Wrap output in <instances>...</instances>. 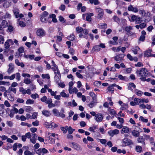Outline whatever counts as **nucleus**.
Wrapping results in <instances>:
<instances>
[{"label":"nucleus","instance_id":"1","mask_svg":"<svg viewBox=\"0 0 155 155\" xmlns=\"http://www.w3.org/2000/svg\"><path fill=\"white\" fill-rule=\"evenodd\" d=\"M136 73L138 76L141 77L140 78H146L148 75L147 70L144 68H141L140 70H137Z\"/></svg>","mask_w":155,"mask_h":155},{"label":"nucleus","instance_id":"2","mask_svg":"<svg viewBox=\"0 0 155 155\" xmlns=\"http://www.w3.org/2000/svg\"><path fill=\"white\" fill-rule=\"evenodd\" d=\"M123 145L124 146H129L133 144L132 140L127 138L124 139L122 142Z\"/></svg>","mask_w":155,"mask_h":155},{"label":"nucleus","instance_id":"3","mask_svg":"<svg viewBox=\"0 0 155 155\" xmlns=\"http://www.w3.org/2000/svg\"><path fill=\"white\" fill-rule=\"evenodd\" d=\"M53 113L54 115L57 117H59L62 118H64L65 117V115L63 113L59 112L58 110L56 109H54L52 110Z\"/></svg>","mask_w":155,"mask_h":155},{"label":"nucleus","instance_id":"4","mask_svg":"<svg viewBox=\"0 0 155 155\" xmlns=\"http://www.w3.org/2000/svg\"><path fill=\"white\" fill-rule=\"evenodd\" d=\"M95 10L96 12L98 13L97 18H102L104 15L103 9L100 8H96Z\"/></svg>","mask_w":155,"mask_h":155},{"label":"nucleus","instance_id":"5","mask_svg":"<svg viewBox=\"0 0 155 155\" xmlns=\"http://www.w3.org/2000/svg\"><path fill=\"white\" fill-rule=\"evenodd\" d=\"M124 56V54H119L114 57V58L117 62L119 63L121 60H123Z\"/></svg>","mask_w":155,"mask_h":155},{"label":"nucleus","instance_id":"6","mask_svg":"<svg viewBox=\"0 0 155 155\" xmlns=\"http://www.w3.org/2000/svg\"><path fill=\"white\" fill-rule=\"evenodd\" d=\"M37 35L39 36H44L45 35V32L42 29H39L36 32Z\"/></svg>","mask_w":155,"mask_h":155},{"label":"nucleus","instance_id":"7","mask_svg":"<svg viewBox=\"0 0 155 155\" xmlns=\"http://www.w3.org/2000/svg\"><path fill=\"white\" fill-rule=\"evenodd\" d=\"M95 118L97 121V122H100L102 121L103 118V117L101 114H98L95 115Z\"/></svg>","mask_w":155,"mask_h":155},{"label":"nucleus","instance_id":"8","mask_svg":"<svg viewBox=\"0 0 155 155\" xmlns=\"http://www.w3.org/2000/svg\"><path fill=\"white\" fill-rule=\"evenodd\" d=\"M71 143L72 148L78 151H81V147L79 144L74 142H72Z\"/></svg>","mask_w":155,"mask_h":155},{"label":"nucleus","instance_id":"9","mask_svg":"<svg viewBox=\"0 0 155 155\" xmlns=\"http://www.w3.org/2000/svg\"><path fill=\"white\" fill-rule=\"evenodd\" d=\"M119 131L117 129L114 130H111L108 132V134L111 137H113L114 135H116L119 133Z\"/></svg>","mask_w":155,"mask_h":155},{"label":"nucleus","instance_id":"10","mask_svg":"<svg viewBox=\"0 0 155 155\" xmlns=\"http://www.w3.org/2000/svg\"><path fill=\"white\" fill-rule=\"evenodd\" d=\"M128 10L130 11H132L134 12H137L138 11V10L137 8L133 7L131 5L129 6Z\"/></svg>","mask_w":155,"mask_h":155},{"label":"nucleus","instance_id":"11","mask_svg":"<svg viewBox=\"0 0 155 155\" xmlns=\"http://www.w3.org/2000/svg\"><path fill=\"white\" fill-rule=\"evenodd\" d=\"M9 68L7 72L8 74H10L12 72L14 69V65L12 63L9 64Z\"/></svg>","mask_w":155,"mask_h":155},{"label":"nucleus","instance_id":"12","mask_svg":"<svg viewBox=\"0 0 155 155\" xmlns=\"http://www.w3.org/2000/svg\"><path fill=\"white\" fill-rule=\"evenodd\" d=\"M9 43H10L13 44V41L11 39H8L7 40L5 43L4 46L5 47L6 49H8L10 45H9Z\"/></svg>","mask_w":155,"mask_h":155},{"label":"nucleus","instance_id":"13","mask_svg":"<svg viewBox=\"0 0 155 155\" xmlns=\"http://www.w3.org/2000/svg\"><path fill=\"white\" fill-rule=\"evenodd\" d=\"M132 134L135 137H137L139 136L140 134L139 131L134 130L132 132Z\"/></svg>","mask_w":155,"mask_h":155},{"label":"nucleus","instance_id":"14","mask_svg":"<svg viewBox=\"0 0 155 155\" xmlns=\"http://www.w3.org/2000/svg\"><path fill=\"white\" fill-rule=\"evenodd\" d=\"M145 140L143 136H140L137 139V141L139 143H142L143 145H145Z\"/></svg>","mask_w":155,"mask_h":155},{"label":"nucleus","instance_id":"15","mask_svg":"<svg viewBox=\"0 0 155 155\" xmlns=\"http://www.w3.org/2000/svg\"><path fill=\"white\" fill-rule=\"evenodd\" d=\"M129 128L128 127L126 126L123 127V128L121 130V133L122 134L124 133H127L129 132Z\"/></svg>","mask_w":155,"mask_h":155},{"label":"nucleus","instance_id":"16","mask_svg":"<svg viewBox=\"0 0 155 155\" xmlns=\"http://www.w3.org/2000/svg\"><path fill=\"white\" fill-rule=\"evenodd\" d=\"M51 135L49 136V140L52 142H54L55 141V134L53 133L50 134Z\"/></svg>","mask_w":155,"mask_h":155},{"label":"nucleus","instance_id":"17","mask_svg":"<svg viewBox=\"0 0 155 155\" xmlns=\"http://www.w3.org/2000/svg\"><path fill=\"white\" fill-rule=\"evenodd\" d=\"M13 11L15 17L18 18L19 15V10L18 9L15 8L13 10Z\"/></svg>","mask_w":155,"mask_h":155},{"label":"nucleus","instance_id":"18","mask_svg":"<svg viewBox=\"0 0 155 155\" xmlns=\"http://www.w3.org/2000/svg\"><path fill=\"white\" fill-rule=\"evenodd\" d=\"M144 99H138L137 98H135L134 101L136 102L137 104H139V103H144Z\"/></svg>","mask_w":155,"mask_h":155},{"label":"nucleus","instance_id":"19","mask_svg":"<svg viewBox=\"0 0 155 155\" xmlns=\"http://www.w3.org/2000/svg\"><path fill=\"white\" fill-rule=\"evenodd\" d=\"M151 51L150 50H148L145 51L144 54V56L145 57H149L151 56Z\"/></svg>","mask_w":155,"mask_h":155},{"label":"nucleus","instance_id":"20","mask_svg":"<svg viewBox=\"0 0 155 155\" xmlns=\"http://www.w3.org/2000/svg\"><path fill=\"white\" fill-rule=\"evenodd\" d=\"M140 49V48L139 47L137 46H136L135 47L132 48V50L134 54H137V51H139Z\"/></svg>","mask_w":155,"mask_h":155},{"label":"nucleus","instance_id":"21","mask_svg":"<svg viewBox=\"0 0 155 155\" xmlns=\"http://www.w3.org/2000/svg\"><path fill=\"white\" fill-rule=\"evenodd\" d=\"M132 87H133L134 88L136 87V86L133 83H129V86L128 87V89L131 91L133 90V89L132 88Z\"/></svg>","mask_w":155,"mask_h":155},{"label":"nucleus","instance_id":"22","mask_svg":"<svg viewBox=\"0 0 155 155\" xmlns=\"http://www.w3.org/2000/svg\"><path fill=\"white\" fill-rule=\"evenodd\" d=\"M100 49L101 48L99 47V46L98 45H95L93 47L92 51L94 52L95 51H98L100 50Z\"/></svg>","mask_w":155,"mask_h":155},{"label":"nucleus","instance_id":"23","mask_svg":"<svg viewBox=\"0 0 155 155\" xmlns=\"http://www.w3.org/2000/svg\"><path fill=\"white\" fill-rule=\"evenodd\" d=\"M90 95L92 97L93 101H96V95L94 92H90Z\"/></svg>","mask_w":155,"mask_h":155},{"label":"nucleus","instance_id":"24","mask_svg":"<svg viewBox=\"0 0 155 155\" xmlns=\"http://www.w3.org/2000/svg\"><path fill=\"white\" fill-rule=\"evenodd\" d=\"M42 114L43 115L46 117H48L51 114L49 112L46 110H44L42 111Z\"/></svg>","mask_w":155,"mask_h":155},{"label":"nucleus","instance_id":"25","mask_svg":"<svg viewBox=\"0 0 155 155\" xmlns=\"http://www.w3.org/2000/svg\"><path fill=\"white\" fill-rule=\"evenodd\" d=\"M1 24L3 28L6 27L8 26L7 22L5 20H3L2 21Z\"/></svg>","mask_w":155,"mask_h":155},{"label":"nucleus","instance_id":"26","mask_svg":"<svg viewBox=\"0 0 155 155\" xmlns=\"http://www.w3.org/2000/svg\"><path fill=\"white\" fill-rule=\"evenodd\" d=\"M68 129V127L66 126L65 127H61V129L63 131L64 134H65L67 133Z\"/></svg>","mask_w":155,"mask_h":155},{"label":"nucleus","instance_id":"27","mask_svg":"<svg viewBox=\"0 0 155 155\" xmlns=\"http://www.w3.org/2000/svg\"><path fill=\"white\" fill-rule=\"evenodd\" d=\"M96 103V101H92L89 104L88 106L91 108H92L95 104Z\"/></svg>","mask_w":155,"mask_h":155},{"label":"nucleus","instance_id":"28","mask_svg":"<svg viewBox=\"0 0 155 155\" xmlns=\"http://www.w3.org/2000/svg\"><path fill=\"white\" fill-rule=\"evenodd\" d=\"M68 133L70 134H71L75 130V129H72L70 126L68 127Z\"/></svg>","mask_w":155,"mask_h":155},{"label":"nucleus","instance_id":"29","mask_svg":"<svg viewBox=\"0 0 155 155\" xmlns=\"http://www.w3.org/2000/svg\"><path fill=\"white\" fill-rule=\"evenodd\" d=\"M32 109L33 108L31 107L28 106L25 107V110L26 112H29L32 110Z\"/></svg>","mask_w":155,"mask_h":155},{"label":"nucleus","instance_id":"30","mask_svg":"<svg viewBox=\"0 0 155 155\" xmlns=\"http://www.w3.org/2000/svg\"><path fill=\"white\" fill-rule=\"evenodd\" d=\"M108 111L110 112V114L111 115H114L116 114V112L113 109H108Z\"/></svg>","mask_w":155,"mask_h":155},{"label":"nucleus","instance_id":"31","mask_svg":"<svg viewBox=\"0 0 155 155\" xmlns=\"http://www.w3.org/2000/svg\"><path fill=\"white\" fill-rule=\"evenodd\" d=\"M121 107L120 108L121 110H123L124 109H126L128 108V105L127 104H123L122 105H121Z\"/></svg>","mask_w":155,"mask_h":155},{"label":"nucleus","instance_id":"32","mask_svg":"<svg viewBox=\"0 0 155 155\" xmlns=\"http://www.w3.org/2000/svg\"><path fill=\"white\" fill-rule=\"evenodd\" d=\"M76 30L77 32L79 33L82 31L83 28L80 27H77L76 28Z\"/></svg>","mask_w":155,"mask_h":155},{"label":"nucleus","instance_id":"33","mask_svg":"<svg viewBox=\"0 0 155 155\" xmlns=\"http://www.w3.org/2000/svg\"><path fill=\"white\" fill-rule=\"evenodd\" d=\"M75 36L73 34H72L68 36V39L70 41H73L74 39Z\"/></svg>","mask_w":155,"mask_h":155},{"label":"nucleus","instance_id":"34","mask_svg":"<svg viewBox=\"0 0 155 155\" xmlns=\"http://www.w3.org/2000/svg\"><path fill=\"white\" fill-rule=\"evenodd\" d=\"M114 21L117 22H118L120 21V18L117 16L114 15L113 18Z\"/></svg>","mask_w":155,"mask_h":155},{"label":"nucleus","instance_id":"35","mask_svg":"<svg viewBox=\"0 0 155 155\" xmlns=\"http://www.w3.org/2000/svg\"><path fill=\"white\" fill-rule=\"evenodd\" d=\"M31 82L30 79L26 78L24 80V83L27 84H29L31 83Z\"/></svg>","mask_w":155,"mask_h":155},{"label":"nucleus","instance_id":"36","mask_svg":"<svg viewBox=\"0 0 155 155\" xmlns=\"http://www.w3.org/2000/svg\"><path fill=\"white\" fill-rule=\"evenodd\" d=\"M19 91L21 92L23 94H25L26 93V90L24 89L23 87H21L19 88Z\"/></svg>","mask_w":155,"mask_h":155},{"label":"nucleus","instance_id":"37","mask_svg":"<svg viewBox=\"0 0 155 155\" xmlns=\"http://www.w3.org/2000/svg\"><path fill=\"white\" fill-rule=\"evenodd\" d=\"M49 19V17H48L47 19L46 18H45V17H41L40 18V20L42 22H46L48 21V19Z\"/></svg>","mask_w":155,"mask_h":155},{"label":"nucleus","instance_id":"38","mask_svg":"<svg viewBox=\"0 0 155 155\" xmlns=\"http://www.w3.org/2000/svg\"><path fill=\"white\" fill-rule=\"evenodd\" d=\"M136 150L137 152H140L142 150V147L140 146H137L136 148Z\"/></svg>","mask_w":155,"mask_h":155},{"label":"nucleus","instance_id":"39","mask_svg":"<svg viewBox=\"0 0 155 155\" xmlns=\"http://www.w3.org/2000/svg\"><path fill=\"white\" fill-rule=\"evenodd\" d=\"M140 120L144 122L147 123L148 122V120L147 119L144 118L143 116L140 117Z\"/></svg>","mask_w":155,"mask_h":155},{"label":"nucleus","instance_id":"40","mask_svg":"<svg viewBox=\"0 0 155 155\" xmlns=\"http://www.w3.org/2000/svg\"><path fill=\"white\" fill-rule=\"evenodd\" d=\"M14 30L13 27L11 25H9L8 27V31L10 32H11Z\"/></svg>","mask_w":155,"mask_h":155},{"label":"nucleus","instance_id":"41","mask_svg":"<svg viewBox=\"0 0 155 155\" xmlns=\"http://www.w3.org/2000/svg\"><path fill=\"white\" fill-rule=\"evenodd\" d=\"M42 77L43 78H47L48 79H49L50 78L49 75L48 74H42Z\"/></svg>","mask_w":155,"mask_h":155},{"label":"nucleus","instance_id":"42","mask_svg":"<svg viewBox=\"0 0 155 155\" xmlns=\"http://www.w3.org/2000/svg\"><path fill=\"white\" fill-rule=\"evenodd\" d=\"M139 12L143 16H145L146 14L145 11L143 9L139 10Z\"/></svg>","mask_w":155,"mask_h":155},{"label":"nucleus","instance_id":"43","mask_svg":"<svg viewBox=\"0 0 155 155\" xmlns=\"http://www.w3.org/2000/svg\"><path fill=\"white\" fill-rule=\"evenodd\" d=\"M146 78H140V79L142 81H147V82H149L151 81V79L150 78H148L147 79H146Z\"/></svg>","mask_w":155,"mask_h":155},{"label":"nucleus","instance_id":"44","mask_svg":"<svg viewBox=\"0 0 155 155\" xmlns=\"http://www.w3.org/2000/svg\"><path fill=\"white\" fill-rule=\"evenodd\" d=\"M31 96L32 98L35 99H36L37 97H39V95L37 93H35V94H32L31 95Z\"/></svg>","mask_w":155,"mask_h":155},{"label":"nucleus","instance_id":"45","mask_svg":"<svg viewBox=\"0 0 155 155\" xmlns=\"http://www.w3.org/2000/svg\"><path fill=\"white\" fill-rule=\"evenodd\" d=\"M34 101L33 100L28 99L27 101L26 104H33L34 103Z\"/></svg>","mask_w":155,"mask_h":155},{"label":"nucleus","instance_id":"46","mask_svg":"<svg viewBox=\"0 0 155 155\" xmlns=\"http://www.w3.org/2000/svg\"><path fill=\"white\" fill-rule=\"evenodd\" d=\"M48 13L45 11H44L41 15V17H45L48 15Z\"/></svg>","mask_w":155,"mask_h":155},{"label":"nucleus","instance_id":"47","mask_svg":"<svg viewBox=\"0 0 155 155\" xmlns=\"http://www.w3.org/2000/svg\"><path fill=\"white\" fill-rule=\"evenodd\" d=\"M40 150L41 151H42L44 153H47L48 151L45 148H40Z\"/></svg>","mask_w":155,"mask_h":155},{"label":"nucleus","instance_id":"48","mask_svg":"<svg viewBox=\"0 0 155 155\" xmlns=\"http://www.w3.org/2000/svg\"><path fill=\"white\" fill-rule=\"evenodd\" d=\"M37 115H38V114L37 113L34 112L33 113V114L31 117V118L32 119H35V118H37Z\"/></svg>","mask_w":155,"mask_h":155},{"label":"nucleus","instance_id":"49","mask_svg":"<svg viewBox=\"0 0 155 155\" xmlns=\"http://www.w3.org/2000/svg\"><path fill=\"white\" fill-rule=\"evenodd\" d=\"M114 88L113 86L111 85L108 87V90L109 91H111V93H112L114 92Z\"/></svg>","mask_w":155,"mask_h":155},{"label":"nucleus","instance_id":"50","mask_svg":"<svg viewBox=\"0 0 155 155\" xmlns=\"http://www.w3.org/2000/svg\"><path fill=\"white\" fill-rule=\"evenodd\" d=\"M18 51L19 53H21L24 51V48L22 47H21L18 49Z\"/></svg>","mask_w":155,"mask_h":155},{"label":"nucleus","instance_id":"51","mask_svg":"<svg viewBox=\"0 0 155 155\" xmlns=\"http://www.w3.org/2000/svg\"><path fill=\"white\" fill-rule=\"evenodd\" d=\"M18 147V143H15L13 146V149L14 151L16 150L17 149V147Z\"/></svg>","mask_w":155,"mask_h":155},{"label":"nucleus","instance_id":"52","mask_svg":"<svg viewBox=\"0 0 155 155\" xmlns=\"http://www.w3.org/2000/svg\"><path fill=\"white\" fill-rule=\"evenodd\" d=\"M58 85L62 88H64L65 86V84L64 82H61L60 83H58Z\"/></svg>","mask_w":155,"mask_h":155},{"label":"nucleus","instance_id":"53","mask_svg":"<svg viewBox=\"0 0 155 155\" xmlns=\"http://www.w3.org/2000/svg\"><path fill=\"white\" fill-rule=\"evenodd\" d=\"M76 75L77 76L80 78H83V77L82 76V75L81 74H79V72H77L76 73Z\"/></svg>","mask_w":155,"mask_h":155},{"label":"nucleus","instance_id":"54","mask_svg":"<svg viewBox=\"0 0 155 155\" xmlns=\"http://www.w3.org/2000/svg\"><path fill=\"white\" fill-rule=\"evenodd\" d=\"M56 71H57L56 72V71H55L54 72V74L55 75H57V74H58V76H61V74H60V71L58 70V67H56Z\"/></svg>","mask_w":155,"mask_h":155},{"label":"nucleus","instance_id":"55","mask_svg":"<svg viewBox=\"0 0 155 155\" xmlns=\"http://www.w3.org/2000/svg\"><path fill=\"white\" fill-rule=\"evenodd\" d=\"M137 18V16L136 15H132L131 17V19L132 21H136Z\"/></svg>","mask_w":155,"mask_h":155},{"label":"nucleus","instance_id":"56","mask_svg":"<svg viewBox=\"0 0 155 155\" xmlns=\"http://www.w3.org/2000/svg\"><path fill=\"white\" fill-rule=\"evenodd\" d=\"M16 79L18 80V81H20V74L18 73H16Z\"/></svg>","mask_w":155,"mask_h":155},{"label":"nucleus","instance_id":"57","mask_svg":"<svg viewBox=\"0 0 155 155\" xmlns=\"http://www.w3.org/2000/svg\"><path fill=\"white\" fill-rule=\"evenodd\" d=\"M32 124L34 126H38L39 125V121L38 120H36L35 122H33Z\"/></svg>","mask_w":155,"mask_h":155},{"label":"nucleus","instance_id":"58","mask_svg":"<svg viewBox=\"0 0 155 155\" xmlns=\"http://www.w3.org/2000/svg\"><path fill=\"white\" fill-rule=\"evenodd\" d=\"M47 97L45 96H43L41 99V101L42 102H45L46 103V102L47 101Z\"/></svg>","mask_w":155,"mask_h":155},{"label":"nucleus","instance_id":"59","mask_svg":"<svg viewBox=\"0 0 155 155\" xmlns=\"http://www.w3.org/2000/svg\"><path fill=\"white\" fill-rule=\"evenodd\" d=\"M24 154L25 155H31L32 153L30 151L26 150L25 151Z\"/></svg>","mask_w":155,"mask_h":155},{"label":"nucleus","instance_id":"60","mask_svg":"<svg viewBox=\"0 0 155 155\" xmlns=\"http://www.w3.org/2000/svg\"><path fill=\"white\" fill-rule=\"evenodd\" d=\"M65 8V6L64 5H61L59 7V9L62 11H64Z\"/></svg>","mask_w":155,"mask_h":155},{"label":"nucleus","instance_id":"61","mask_svg":"<svg viewBox=\"0 0 155 155\" xmlns=\"http://www.w3.org/2000/svg\"><path fill=\"white\" fill-rule=\"evenodd\" d=\"M14 112L13 110H10V113L9 114V116L11 117H12L14 116Z\"/></svg>","mask_w":155,"mask_h":155},{"label":"nucleus","instance_id":"62","mask_svg":"<svg viewBox=\"0 0 155 155\" xmlns=\"http://www.w3.org/2000/svg\"><path fill=\"white\" fill-rule=\"evenodd\" d=\"M141 19V18L137 16V18L136 21V22L137 23H140L142 21Z\"/></svg>","mask_w":155,"mask_h":155},{"label":"nucleus","instance_id":"63","mask_svg":"<svg viewBox=\"0 0 155 155\" xmlns=\"http://www.w3.org/2000/svg\"><path fill=\"white\" fill-rule=\"evenodd\" d=\"M19 25L21 27H25V23L22 21H20L19 23Z\"/></svg>","mask_w":155,"mask_h":155},{"label":"nucleus","instance_id":"64","mask_svg":"<svg viewBox=\"0 0 155 155\" xmlns=\"http://www.w3.org/2000/svg\"><path fill=\"white\" fill-rule=\"evenodd\" d=\"M36 153L38 154L39 155H44V153L42 151H41L40 150V149H38L36 152Z\"/></svg>","mask_w":155,"mask_h":155}]
</instances>
